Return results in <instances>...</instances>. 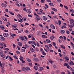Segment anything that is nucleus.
Segmentation results:
<instances>
[{"mask_svg": "<svg viewBox=\"0 0 74 74\" xmlns=\"http://www.w3.org/2000/svg\"><path fill=\"white\" fill-rule=\"evenodd\" d=\"M4 64H2L1 62H0V66H1V69H3L4 67Z\"/></svg>", "mask_w": 74, "mask_h": 74, "instance_id": "f257e3e1", "label": "nucleus"}, {"mask_svg": "<svg viewBox=\"0 0 74 74\" xmlns=\"http://www.w3.org/2000/svg\"><path fill=\"white\" fill-rule=\"evenodd\" d=\"M3 36L5 37H7L8 36V34L6 33H5L3 34Z\"/></svg>", "mask_w": 74, "mask_h": 74, "instance_id": "f03ea898", "label": "nucleus"}, {"mask_svg": "<svg viewBox=\"0 0 74 74\" xmlns=\"http://www.w3.org/2000/svg\"><path fill=\"white\" fill-rule=\"evenodd\" d=\"M0 40L2 41H3L5 40V38L3 36H1L0 37Z\"/></svg>", "mask_w": 74, "mask_h": 74, "instance_id": "7ed1b4c3", "label": "nucleus"}, {"mask_svg": "<svg viewBox=\"0 0 74 74\" xmlns=\"http://www.w3.org/2000/svg\"><path fill=\"white\" fill-rule=\"evenodd\" d=\"M26 11L28 14H30L32 12V10L30 9L27 10Z\"/></svg>", "mask_w": 74, "mask_h": 74, "instance_id": "20e7f679", "label": "nucleus"}, {"mask_svg": "<svg viewBox=\"0 0 74 74\" xmlns=\"http://www.w3.org/2000/svg\"><path fill=\"white\" fill-rule=\"evenodd\" d=\"M19 37H20L21 40H25V38H24L23 36H20Z\"/></svg>", "mask_w": 74, "mask_h": 74, "instance_id": "39448f33", "label": "nucleus"}, {"mask_svg": "<svg viewBox=\"0 0 74 74\" xmlns=\"http://www.w3.org/2000/svg\"><path fill=\"white\" fill-rule=\"evenodd\" d=\"M48 60L49 62L51 63V64H52L54 62V61H52V60L51 59H49Z\"/></svg>", "mask_w": 74, "mask_h": 74, "instance_id": "423d86ee", "label": "nucleus"}, {"mask_svg": "<svg viewBox=\"0 0 74 74\" xmlns=\"http://www.w3.org/2000/svg\"><path fill=\"white\" fill-rule=\"evenodd\" d=\"M50 27L51 28H52V29H55V26H54L53 25L51 24Z\"/></svg>", "mask_w": 74, "mask_h": 74, "instance_id": "0eeeda50", "label": "nucleus"}, {"mask_svg": "<svg viewBox=\"0 0 74 74\" xmlns=\"http://www.w3.org/2000/svg\"><path fill=\"white\" fill-rule=\"evenodd\" d=\"M43 70H44V68L43 67H40L38 69L39 71H42Z\"/></svg>", "mask_w": 74, "mask_h": 74, "instance_id": "6e6552de", "label": "nucleus"}, {"mask_svg": "<svg viewBox=\"0 0 74 74\" xmlns=\"http://www.w3.org/2000/svg\"><path fill=\"white\" fill-rule=\"evenodd\" d=\"M45 48L47 51H49V47H48V45H45Z\"/></svg>", "mask_w": 74, "mask_h": 74, "instance_id": "1a4fd4ad", "label": "nucleus"}, {"mask_svg": "<svg viewBox=\"0 0 74 74\" xmlns=\"http://www.w3.org/2000/svg\"><path fill=\"white\" fill-rule=\"evenodd\" d=\"M30 50H31V51L32 52H35V50H34V49L33 48H32L31 47L30 48Z\"/></svg>", "mask_w": 74, "mask_h": 74, "instance_id": "9d476101", "label": "nucleus"}, {"mask_svg": "<svg viewBox=\"0 0 74 74\" xmlns=\"http://www.w3.org/2000/svg\"><path fill=\"white\" fill-rule=\"evenodd\" d=\"M74 23H70L71 26V28H73L74 26Z\"/></svg>", "mask_w": 74, "mask_h": 74, "instance_id": "9b49d317", "label": "nucleus"}, {"mask_svg": "<svg viewBox=\"0 0 74 74\" xmlns=\"http://www.w3.org/2000/svg\"><path fill=\"white\" fill-rule=\"evenodd\" d=\"M43 19L44 20V21H46L47 19V18L45 16H43Z\"/></svg>", "mask_w": 74, "mask_h": 74, "instance_id": "f8f14e48", "label": "nucleus"}, {"mask_svg": "<svg viewBox=\"0 0 74 74\" xmlns=\"http://www.w3.org/2000/svg\"><path fill=\"white\" fill-rule=\"evenodd\" d=\"M18 44L20 47H21V46H22V42H18Z\"/></svg>", "mask_w": 74, "mask_h": 74, "instance_id": "ddd939ff", "label": "nucleus"}, {"mask_svg": "<svg viewBox=\"0 0 74 74\" xmlns=\"http://www.w3.org/2000/svg\"><path fill=\"white\" fill-rule=\"evenodd\" d=\"M2 6L3 7H7V5L4 3L2 4Z\"/></svg>", "mask_w": 74, "mask_h": 74, "instance_id": "4468645a", "label": "nucleus"}, {"mask_svg": "<svg viewBox=\"0 0 74 74\" xmlns=\"http://www.w3.org/2000/svg\"><path fill=\"white\" fill-rule=\"evenodd\" d=\"M54 38H55V37H54V36H53V35H52V36H51L50 37V39H51V40H53Z\"/></svg>", "mask_w": 74, "mask_h": 74, "instance_id": "2eb2a0df", "label": "nucleus"}, {"mask_svg": "<svg viewBox=\"0 0 74 74\" xmlns=\"http://www.w3.org/2000/svg\"><path fill=\"white\" fill-rule=\"evenodd\" d=\"M34 68L35 70H37L38 69V66H34Z\"/></svg>", "mask_w": 74, "mask_h": 74, "instance_id": "dca6fc26", "label": "nucleus"}, {"mask_svg": "<svg viewBox=\"0 0 74 74\" xmlns=\"http://www.w3.org/2000/svg\"><path fill=\"white\" fill-rule=\"evenodd\" d=\"M12 27H13V28H15L17 27V25H16V24H15L12 26Z\"/></svg>", "mask_w": 74, "mask_h": 74, "instance_id": "f3484780", "label": "nucleus"}, {"mask_svg": "<svg viewBox=\"0 0 74 74\" xmlns=\"http://www.w3.org/2000/svg\"><path fill=\"white\" fill-rule=\"evenodd\" d=\"M42 13V10H40V11L39 12H37L38 14H39V15H41V13Z\"/></svg>", "mask_w": 74, "mask_h": 74, "instance_id": "a211bd4d", "label": "nucleus"}, {"mask_svg": "<svg viewBox=\"0 0 74 74\" xmlns=\"http://www.w3.org/2000/svg\"><path fill=\"white\" fill-rule=\"evenodd\" d=\"M25 70H30V68L29 67L27 66L25 68Z\"/></svg>", "mask_w": 74, "mask_h": 74, "instance_id": "6ab92c4d", "label": "nucleus"}, {"mask_svg": "<svg viewBox=\"0 0 74 74\" xmlns=\"http://www.w3.org/2000/svg\"><path fill=\"white\" fill-rule=\"evenodd\" d=\"M42 53L44 56L46 55V53H45V52L44 51H42Z\"/></svg>", "mask_w": 74, "mask_h": 74, "instance_id": "aec40b11", "label": "nucleus"}, {"mask_svg": "<svg viewBox=\"0 0 74 74\" xmlns=\"http://www.w3.org/2000/svg\"><path fill=\"white\" fill-rule=\"evenodd\" d=\"M64 59L66 60H69V58L67 57H64Z\"/></svg>", "mask_w": 74, "mask_h": 74, "instance_id": "412c9836", "label": "nucleus"}, {"mask_svg": "<svg viewBox=\"0 0 74 74\" xmlns=\"http://www.w3.org/2000/svg\"><path fill=\"white\" fill-rule=\"evenodd\" d=\"M34 44V45L35 46H36V42L35 41H31V43Z\"/></svg>", "mask_w": 74, "mask_h": 74, "instance_id": "4be33fe9", "label": "nucleus"}, {"mask_svg": "<svg viewBox=\"0 0 74 74\" xmlns=\"http://www.w3.org/2000/svg\"><path fill=\"white\" fill-rule=\"evenodd\" d=\"M0 28L2 29V30H4V27L3 25H2L0 26Z\"/></svg>", "mask_w": 74, "mask_h": 74, "instance_id": "5701e85b", "label": "nucleus"}, {"mask_svg": "<svg viewBox=\"0 0 74 74\" xmlns=\"http://www.w3.org/2000/svg\"><path fill=\"white\" fill-rule=\"evenodd\" d=\"M46 41L48 43H50L51 41L48 39H46Z\"/></svg>", "mask_w": 74, "mask_h": 74, "instance_id": "b1692460", "label": "nucleus"}, {"mask_svg": "<svg viewBox=\"0 0 74 74\" xmlns=\"http://www.w3.org/2000/svg\"><path fill=\"white\" fill-rule=\"evenodd\" d=\"M58 22L59 25H61V23H62V22H61V21L60 20H58Z\"/></svg>", "mask_w": 74, "mask_h": 74, "instance_id": "393cba45", "label": "nucleus"}, {"mask_svg": "<svg viewBox=\"0 0 74 74\" xmlns=\"http://www.w3.org/2000/svg\"><path fill=\"white\" fill-rule=\"evenodd\" d=\"M61 31V34H63V33H64V30H62Z\"/></svg>", "mask_w": 74, "mask_h": 74, "instance_id": "a878e982", "label": "nucleus"}, {"mask_svg": "<svg viewBox=\"0 0 74 74\" xmlns=\"http://www.w3.org/2000/svg\"><path fill=\"white\" fill-rule=\"evenodd\" d=\"M70 21L71 22L70 23H74V21L73 19H70Z\"/></svg>", "mask_w": 74, "mask_h": 74, "instance_id": "bb28decb", "label": "nucleus"}, {"mask_svg": "<svg viewBox=\"0 0 74 74\" xmlns=\"http://www.w3.org/2000/svg\"><path fill=\"white\" fill-rule=\"evenodd\" d=\"M21 51L22 52H24L25 51V49H23L21 50Z\"/></svg>", "mask_w": 74, "mask_h": 74, "instance_id": "cd10ccee", "label": "nucleus"}, {"mask_svg": "<svg viewBox=\"0 0 74 74\" xmlns=\"http://www.w3.org/2000/svg\"><path fill=\"white\" fill-rule=\"evenodd\" d=\"M71 12H72V13H74V10L73 9H71L70 10Z\"/></svg>", "mask_w": 74, "mask_h": 74, "instance_id": "c85d7f7f", "label": "nucleus"}, {"mask_svg": "<svg viewBox=\"0 0 74 74\" xmlns=\"http://www.w3.org/2000/svg\"><path fill=\"white\" fill-rule=\"evenodd\" d=\"M49 5H51V6H53V4L52 3H49Z\"/></svg>", "mask_w": 74, "mask_h": 74, "instance_id": "c756f323", "label": "nucleus"}, {"mask_svg": "<svg viewBox=\"0 0 74 74\" xmlns=\"http://www.w3.org/2000/svg\"><path fill=\"white\" fill-rule=\"evenodd\" d=\"M52 10H53V11H55L56 12V11H57V10L55 8H52Z\"/></svg>", "mask_w": 74, "mask_h": 74, "instance_id": "7c9ffc66", "label": "nucleus"}, {"mask_svg": "<svg viewBox=\"0 0 74 74\" xmlns=\"http://www.w3.org/2000/svg\"><path fill=\"white\" fill-rule=\"evenodd\" d=\"M27 60L28 62H31V60H30V59H29L28 58H27Z\"/></svg>", "mask_w": 74, "mask_h": 74, "instance_id": "2f4dec72", "label": "nucleus"}, {"mask_svg": "<svg viewBox=\"0 0 74 74\" xmlns=\"http://www.w3.org/2000/svg\"><path fill=\"white\" fill-rule=\"evenodd\" d=\"M41 37H42V38H47V36H45L44 35H42Z\"/></svg>", "mask_w": 74, "mask_h": 74, "instance_id": "473e14b6", "label": "nucleus"}, {"mask_svg": "<svg viewBox=\"0 0 74 74\" xmlns=\"http://www.w3.org/2000/svg\"><path fill=\"white\" fill-rule=\"evenodd\" d=\"M22 19L23 21H24L26 22V18H22Z\"/></svg>", "mask_w": 74, "mask_h": 74, "instance_id": "72a5a7b5", "label": "nucleus"}, {"mask_svg": "<svg viewBox=\"0 0 74 74\" xmlns=\"http://www.w3.org/2000/svg\"><path fill=\"white\" fill-rule=\"evenodd\" d=\"M61 47L62 48H63V49H65V47L64 46L62 45Z\"/></svg>", "mask_w": 74, "mask_h": 74, "instance_id": "f704fd0d", "label": "nucleus"}, {"mask_svg": "<svg viewBox=\"0 0 74 74\" xmlns=\"http://www.w3.org/2000/svg\"><path fill=\"white\" fill-rule=\"evenodd\" d=\"M64 7L66 9V10H68V7L67 6L64 5Z\"/></svg>", "mask_w": 74, "mask_h": 74, "instance_id": "c9c22d12", "label": "nucleus"}, {"mask_svg": "<svg viewBox=\"0 0 74 74\" xmlns=\"http://www.w3.org/2000/svg\"><path fill=\"white\" fill-rule=\"evenodd\" d=\"M9 13L10 14H11V15H14V14L12 12H9Z\"/></svg>", "mask_w": 74, "mask_h": 74, "instance_id": "e433bc0d", "label": "nucleus"}, {"mask_svg": "<svg viewBox=\"0 0 74 74\" xmlns=\"http://www.w3.org/2000/svg\"><path fill=\"white\" fill-rule=\"evenodd\" d=\"M13 57H14V58H15V59H18V58H17V56H13Z\"/></svg>", "mask_w": 74, "mask_h": 74, "instance_id": "4c0bfd02", "label": "nucleus"}, {"mask_svg": "<svg viewBox=\"0 0 74 74\" xmlns=\"http://www.w3.org/2000/svg\"><path fill=\"white\" fill-rule=\"evenodd\" d=\"M0 45L1 46H2V47H3L4 45H3V43L1 42H0Z\"/></svg>", "mask_w": 74, "mask_h": 74, "instance_id": "58836bf2", "label": "nucleus"}, {"mask_svg": "<svg viewBox=\"0 0 74 74\" xmlns=\"http://www.w3.org/2000/svg\"><path fill=\"white\" fill-rule=\"evenodd\" d=\"M25 47H26V48H28V47H29V46L27 45L26 44H25Z\"/></svg>", "mask_w": 74, "mask_h": 74, "instance_id": "ea45409f", "label": "nucleus"}, {"mask_svg": "<svg viewBox=\"0 0 74 74\" xmlns=\"http://www.w3.org/2000/svg\"><path fill=\"white\" fill-rule=\"evenodd\" d=\"M66 33L67 34H70V32H69V31L68 30H67L66 31Z\"/></svg>", "mask_w": 74, "mask_h": 74, "instance_id": "a19ab883", "label": "nucleus"}, {"mask_svg": "<svg viewBox=\"0 0 74 74\" xmlns=\"http://www.w3.org/2000/svg\"><path fill=\"white\" fill-rule=\"evenodd\" d=\"M9 59H10V60L11 61L13 60V59H12V58L11 57H10V56L9 57Z\"/></svg>", "mask_w": 74, "mask_h": 74, "instance_id": "79ce46f5", "label": "nucleus"}, {"mask_svg": "<svg viewBox=\"0 0 74 74\" xmlns=\"http://www.w3.org/2000/svg\"><path fill=\"white\" fill-rule=\"evenodd\" d=\"M22 70L23 71H25L26 70V68L23 67L22 68Z\"/></svg>", "mask_w": 74, "mask_h": 74, "instance_id": "37998d69", "label": "nucleus"}, {"mask_svg": "<svg viewBox=\"0 0 74 74\" xmlns=\"http://www.w3.org/2000/svg\"><path fill=\"white\" fill-rule=\"evenodd\" d=\"M64 66H68V64L65 63L64 64Z\"/></svg>", "mask_w": 74, "mask_h": 74, "instance_id": "c03bdc74", "label": "nucleus"}, {"mask_svg": "<svg viewBox=\"0 0 74 74\" xmlns=\"http://www.w3.org/2000/svg\"><path fill=\"white\" fill-rule=\"evenodd\" d=\"M45 5L46 7V8H48V7H49L48 6L47 4H45Z\"/></svg>", "mask_w": 74, "mask_h": 74, "instance_id": "a18cd8bd", "label": "nucleus"}, {"mask_svg": "<svg viewBox=\"0 0 74 74\" xmlns=\"http://www.w3.org/2000/svg\"><path fill=\"white\" fill-rule=\"evenodd\" d=\"M63 55L64 56H65V55H66V53L64 51L63 52Z\"/></svg>", "mask_w": 74, "mask_h": 74, "instance_id": "49530a36", "label": "nucleus"}, {"mask_svg": "<svg viewBox=\"0 0 74 74\" xmlns=\"http://www.w3.org/2000/svg\"><path fill=\"white\" fill-rule=\"evenodd\" d=\"M63 37L64 38V40H66V37L65 36H63Z\"/></svg>", "mask_w": 74, "mask_h": 74, "instance_id": "de8ad7c7", "label": "nucleus"}, {"mask_svg": "<svg viewBox=\"0 0 74 74\" xmlns=\"http://www.w3.org/2000/svg\"><path fill=\"white\" fill-rule=\"evenodd\" d=\"M1 57H2V58H5V56L4 55H1Z\"/></svg>", "mask_w": 74, "mask_h": 74, "instance_id": "09e8293b", "label": "nucleus"}, {"mask_svg": "<svg viewBox=\"0 0 74 74\" xmlns=\"http://www.w3.org/2000/svg\"><path fill=\"white\" fill-rule=\"evenodd\" d=\"M66 72L68 73V74H70V72L69 71L67 70L66 71Z\"/></svg>", "mask_w": 74, "mask_h": 74, "instance_id": "8fccbe9b", "label": "nucleus"}, {"mask_svg": "<svg viewBox=\"0 0 74 74\" xmlns=\"http://www.w3.org/2000/svg\"><path fill=\"white\" fill-rule=\"evenodd\" d=\"M5 49L6 51H8V50H9V49L8 48H5Z\"/></svg>", "mask_w": 74, "mask_h": 74, "instance_id": "3c124183", "label": "nucleus"}, {"mask_svg": "<svg viewBox=\"0 0 74 74\" xmlns=\"http://www.w3.org/2000/svg\"><path fill=\"white\" fill-rule=\"evenodd\" d=\"M53 45L54 46H56V43L55 42H53Z\"/></svg>", "mask_w": 74, "mask_h": 74, "instance_id": "603ef678", "label": "nucleus"}, {"mask_svg": "<svg viewBox=\"0 0 74 74\" xmlns=\"http://www.w3.org/2000/svg\"><path fill=\"white\" fill-rule=\"evenodd\" d=\"M59 55L60 57H62V54H61V53H59Z\"/></svg>", "mask_w": 74, "mask_h": 74, "instance_id": "864d4df0", "label": "nucleus"}, {"mask_svg": "<svg viewBox=\"0 0 74 74\" xmlns=\"http://www.w3.org/2000/svg\"><path fill=\"white\" fill-rule=\"evenodd\" d=\"M23 58L22 57L20 58V59L21 60H23Z\"/></svg>", "mask_w": 74, "mask_h": 74, "instance_id": "5fc2aeb1", "label": "nucleus"}, {"mask_svg": "<svg viewBox=\"0 0 74 74\" xmlns=\"http://www.w3.org/2000/svg\"><path fill=\"white\" fill-rule=\"evenodd\" d=\"M49 46L50 47V48H51L52 47V45H51V44H49Z\"/></svg>", "mask_w": 74, "mask_h": 74, "instance_id": "6e6d98bb", "label": "nucleus"}, {"mask_svg": "<svg viewBox=\"0 0 74 74\" xmlns=\"http://www.w3.org/2000/svg\"><path fill=\"white\" fill-rule=\"evenodd\" d=\"M39 25L40 26V27H43V26H42V25L41 24H39Z\"/></svg>", "mask_w": 74, "mask_h": 74, "instance_id": "4d7b16f0", "label": "nucleus"}, {"mask_svg": "<svg viewBox=\"0 0 74 74\" xmlns=\"http://www.w3.org/2000/svg\"><path fill=\"white\" fill-rule=\"evenodd\" d=\"M28 43L29 44H32V41H28Z\"/></svg>", "mask_w": 74, "mask_h": 74, "instance_id": "13d9d810", "label": "nucleus"}, {"mask_svg": "<svg viewBox=\"0 0 74 74\" xmlns=\"http://www.w3.org/2000/svg\"><path fill=\"white\" fill-rule=\"evenodd\" d=\"M9 54H10V55H14L13 53H12L10 52H9Z\"/></svg>", "mask_w": 74, "mask_h": 74, "instance_id": "bf43d9fd", "label": "nucleus"}, {"mask_svg": "<svg viewBox=\"0 0 74 74\" xmlns=\"http://www.w3.org/2000/svg\"><path fill=\"white\" fill-rule=\"evenodd\" d=\"M5 19V17H2V19L3 20H4V19Z\"/></svg>", "mask_w": 74, "mask_h": 74, "instance_id": "052dcab7", "label": "nucleus"}, {"mask_svg": "<svg viewBox=\"0 0 74 74\" xmlns=\"http://www.w3.org/2000/svg\"><path fill=\"white\" fill-rule=\"evenodd\" d=\"M4 32H8V30H6V29H5L4 30Z\"/></svg>", "mask_w": 74, "mask_h": 74, "instance_id": "680f3d73", "label": "nucleus"}, {"mask_svg": "<svg viewBox=\"0 0 74 74\" xmlns=\"http://www.w3.org/2000/svg\"><path fill=\"white\" fill-rule=\"evenodd\" d=\"M13 30H18V28H14Z\"/></svg>", "mask_w": 74, "mask_h": 74, "instance_id": "e2e57ef3", "label": "nucleus"}, {"mask_svg": "<svg viewBox=\"0 0 74 74\" xmlns=\"http://www.w3.org/2000/svg\"><path fill=\"white\" fill-rule=\"evenodd\" d=\"M28 16L29 17H32V15L28 14Z\"/></svg>", "mask_w": 74, "mask_h": 74, "instance_id": "0e129e2a", "label": "nucleus"}, {"mask_svg": "<svg viewBox=\"0 0 74 74\" xmlns=\"http://www.w3.org/2000/svg\"><path fill=\"white\" fill-rule=\"evenodd\" d=\"M17 53H18V54H19L20 53V52H19V51H18L16 52Z\"/></svg>", "mask_w": 74, "mask_h": 74, "instance_id": "69168bd1", "label": "nucleus"}, {"mask_svg": "<svg viewBox=\"0 0 74 74\" xmlns=\"http://www.w3.org/2000/svg\"><path fill=\"white\" fill-rule=\"evenodd\" d=\"M29 66H32V64L31 63H30L29 64Z\"/></svg>", "mask_w": 74, "mask_h": 74, "instance_id": "338daca9", "label": "nucleus"}, {"mask_svg": "<svg viewBox=\"0 0 74 74\" xmlns=\"http://www.w3.org/2000/svg\"><path fill=\"white\" fill-rule=\"evenodd\" d=\"M61 74H66V73H65V72H62L61 73Z\"/></svg>", "mask_w": 74, "mask_h": 74, "instance_id": "774afa93", "label": "nucleus"}]
</instances>
